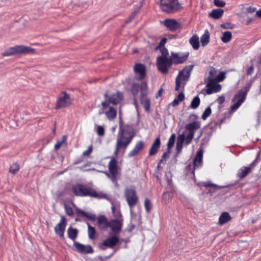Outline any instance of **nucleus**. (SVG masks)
Returning a JSON list of instances; mask_svg holds the SVG:
<instances>
[{
    "instance_id": "338daca9",
    "label": "nucleus",
    "mask_w": 261,
    "mask_h": 261,
    "mask_svg": "<svg viewBox=\"0 0 261 261\" xmlns=\"http://www.w3.org/2000/svg\"><path fill=\"white\" fill-rule=\"evenodd\" d=\"M169 155H168V153H167V152H165L163 154V156H162V160L163 159H165L167 156H168Z\"/></svg>"
},
{
    "instance_id": "cd10ccee",
    "label": "nucleus",
    "mask_w": 261,
    "mask_h": 261,
    "mask_svg": "<svg viewBox=\"0 0 261 261\" xmlns=\"http://www.w3.org/2000/svg\"><path fill=\"white\" fill-rule=\"evenodd\" d=\"M231 220V217L228 213H222L219 218V223L223 225Z\"/></svg>"
},
{
    "instance_id": "b1692460",
    "label": "nucleus",
    "mask_w": 261,
    "mask_h": 261,
    "mask_svg": "<svg viewBox=\"0 0 261 261\" xmlns=\"http://www.w3.org/2000/svg\"><path fill=\"white\" fill-rule=\"evenodd\" d=\"M161 141L159 137L156 138V139L153 142L151 148L149 150V155H153L156 154L160 147Z\"/></svg>"
},
{
    "instance_id": "0eeeda50",
    "label": "nucleus",
    "mask_w": 261,
    "mask_h": 261,
    "mask_svg": "<svg viewBox=\"0 0 261 261\" xmlns=\"http://www.w3.org/2000/svg\"><path fill=\"white\" fill-rule=\"evenodd\" d=\"M160 8L167 13H172L181 8L180 4L177 0H161Z\"/></svg>"
},
{
    "instance_id": "603ef678",
    "label": "nucleus",
    "mask_w": 261,
    "mask_h": 261,
    "mask_svg": "<svg viewBox=\"0 0 261 261\" xmlns=\"http://www.w3.org/2000/svg\"><path fill=\"white\" fill-rule=\"evenodd\" d=\"M97 133L99 136H102L105 134V129L102 126H98L97 128Z\"/></svg>"
},
{
    "instance_id": "864d4df0",
    "label": "nucleus",
    "mask_w": 261,
    "mask_h": 261,
    "mask_svg": "<svg viewBox=\"0 0 261 261\" xmlns=\"http://www.w3.org/2000/svg\"><path fill=\"white\" fill-rule=\"evenodd\" d=\"M161 50L162 56L161 57H165V58H168L167 56L168 55V49L165 47H162L160 49Z\"/></svg>"
},
{
    "instance_id": "bf43d9fd",
    "label": "nucleus",
    "mask_w": 261,
    "mask_h": 261,
    "mask_svg": "<svg viewBox=\"0 0 261 261\" xmlns=\"http://www.w3.org/2000/svg\"><path fill=\"white\" fill-rule=\"evenodd\" d=\"M256 10V8L250 6L247 9V12L249 13H252L254 12Z\"/></svg>"
},
{
    "instance_id": "3c124183",
    "label": "nucleus",
    "mask_w": 261,
    "mask_h": 261,
    "mask_svg": "<svg viewBox=\"0 0 261 261\" xmlns=\"http://www.w3.org/2000/svg\"><path fill=\"white\" fill-rule=\"evenodd\" d=\"M93 150V146L92 145H90L88 149L84 151L83 152V155L84 156H88L90 154V153L92 152Z\"/></svg>"
},
{
    "instance_id": "393cba45",
    "label": "nucleus",
    "mask_w": 261,
    "mask_h": 261,
    "mask_svg": "<svg viewBox=\"0 0 261 261\" xmlns=\"http://www.w3.org/2000/svg\"><path fill=\"white\" fill-rule=\"evenodd\" d=\"M188 55L179 56L177 53H172L171 59L174 63L179 64L184 62L187 59Z\"/></svg>"
},
{
    "instance_id": "72a5a7b5",
    "label": "nucleus",
    "mask_w": 261,
    "mask_h": 261,
    "mask_svg": "<svg viewBox=\"0 0 261 261\" xmlns=\"http://www.w3.org/2000/svg\"><path fill=\"white\" fill-rule=\"evenodd\" d=\"M185 99V95L182 92L178 94L177 96L173 100L171 103L173 107H176L178 105L179 103L183 101Z\"/></svg>"
},
{
    "instance_id": "a878e982",
    "label": "nucleus",
    "mask_w": 261,
    "mask_h": 261,
    "mask_svg": "<svg viewBox=\"0 0 261 261\" xmlns=\"http://www.w3.org/2000/svg\"><path fill=\"white\" fill-rule=\"evenodd\" d=\"M217 73V70L213 67H210L209 69V75L205 80V82H209V84L213 81H215V77Z\"/></svg>"
},
{
    "instance_id": "69168bd1",
    "label": "nucleus",
    "mask_w": 261,
    "mask_h": 261,
    "mask_svg": "<svg viewBox=\"0 0 261 261\" xmlns=\"http://www.w3.org/2000/svg\"><path fill=\"white\" fill-rule=\"evenodd\" d=\"M163 89H160L158 91V96H161L163 94Z\"/></svg>"
},
{
    "instance_id": "4468645a",
    "label": "nucleus",
    "mask_w": 261,
    "mask_h": 261,
    "mask_svg": "<svg viewBox=\"0 0 261 261\" xmlns=\"http://www.w3.org/2000/svg\"><path fill=\"white\" fill-rule=\"evenodd\" d=\"M73 246L74 250L82 254H89L93 252L92 247L89 245H83L79 242H74Z\"/></svg>"
},
{
    "instance_id": "f03ea898",
    "label": "nucleus",
    "mask_w": 261,
    "mask_h": 261,
    "mask_svg": "<svg viewBox=\"0 0 261 261\" xmlns=\"http://www.w3.org/2000/svg\"><path fill=\"white\" fill-rule=\"evenodd\" d=\"M200 127V122L199 121H194L187 124L185 128L186 130L177 136L176 148L177 153L181 152L183 144L185 143L186 145H189L194 136L195 131Z\"/></svg>"
},
{
    "instance_id": "a18cd8bd",
    "label": "nucleus",
    "mask_w": 261,
    "mask_h": 261,
    "mask_svg": "<svg viewBox=\"0 0 261 261\" xmlns=\"http://www.w3.org/2000/svg\"><path fill=\"white\" fill-rule=\"evenodd\" d=\"M144 206L146 211L148 213L150 212L151 208V203L149 200L147 198L145 199Z\"/></svg>"
},
{
    "instance_id": "20e7f679",
    "label": "nucleus",
    "mask_w": 261,
    "mask_h": 261,
    "mask_svg": "<svg viewBox=\"0 0 261 261\" xmlns=\"http://www.w3.org/2000/svg\"><path fill=\"white\" fill-rule=\"evenodd\" d=\"M193 68V65L187 66L179 72L176 79V91H179L180 87L184 88L190 76Z\"/></svg>"
},
{
    "instance_id": "49530a36",
    "label": "nucleus",
    "mask_w": 261,
    "mask_h": 261,
    "mask_svg": "<svg viewBox=\"0 0 261 261\" xmlns=\"http://www.w3.org/2000/svg\"><path fill=\"white\" fill-rule=\"evenodd\" d=\"M225 77V74L223 72H220L218 75L215 77V82H220L224 80Z\"/></svg>"
},
{
    "instance_id": "412c9836",
    "label": "nucleus",
    "mask_w": 261,
    "mask_h": 261,
    "mask_svg": "<svg viewBox=\"0 0 261 261\" xmlns=\"http://www.w3.org/2000/svg\"><path fill=\"white\" fill-rule=\"evenodd\" d=\"M144 146L143 141L137 142L133 149L128 153V156L130 158L137 155L143 148Z\"/></svg>"
},
{
    "instance_id": "2f4dec72",
    "label": "nucleus",
    "mask_w": 261,
    "mask_h": 261,
    "mask_svg": "<svg viewBox=\"0 0 261 261\" xmlns=\"http://www.w3.org/2000/svg\"><path fill=\"white\" fill-rule=\"evenodd\" d=\"M200 41L202 46H206L210 41V34L207 30H206L204 33L200 38Z\"/></svg>"
},
{
    "instance_id": "4d7b16f0",
    "label": "nucleus",
    "mask_w": 261,
    "mask_h": 261,
    "mask_svg": "<svg viewBox=\"0 0 261 261\" xmlns=\"http://www.w3.org/2000/svg\"><path fill=\"white\" fill-rule=\"evenodd\" d=\"M254 71V67L253 65H252L250 67L248 68L247 71V75H251Z\"/></svg>"
},
{
    "instance_id": "680f3d73",
    "label": "nucleus",
    "mask_w": 261,
    "mask_h": 261,
    "mask_svg": "<svg viewBox=\"0 0 261 261\" xmlns=\"http://www.w3.org/2000/svg\"><path fill=\"white\" fill-rule=\"evenodd\" d=\"M134 104L135 106V108L137 110V111H138V102H137V100L136 99V98H134Z\"/></svg>"
},
{
    "instance_id": "ea45409f",
    "label": "nucleus",
    "mask_w": 261,
    "mask_h": 261,
    "mask_svg": "<svg viewBox=\"0 0 261 261\" xmlns=\"http://www.w3.org/2000/svg\"><path fill=\"white\" fill-rule=\"evenodd\" d=\"M203 186L205 187H214V190H210V192H214L218 188H223V187H219L216 185L211 183L210 181H206L203 183Z\"/></svg>"
},
{
    "instance_id": "aec40b11",
    "label": "nucleus",
    "mask_w": 261,
    "mask_h": 261,
    "mask_svg": "<svg viewBox=\"0 0 261 261\" xmlns=\"http://www.w3.org/2000/svg\"><path fill=\"white\" fill-rule=\"evenodd\" d=\"M203 150L200 149L197 153L196 156L194 160V169L199 168L202 165V158H203Z\"/></svg>"
},
{
    "instance_id": "f704fd0d",
    "label": "nucleus",
    "mask_w": 261,
    "mask_h": 261,
    "mask_svg": "<svg viewBox=\"0 0 261 261\" xmlns=\"http://www.w3.org/2000/svg\"><path fill=\"white\" fill-rule=\"evenodd\" d=\"M232 38V34L230 31H226L223 33L221 37V40L224 43H228Z\"/></svg>"
},
{
    "instance_id": "1a4fd4ad",
    "label": "nucleus",
    "mask_w": 261,
    "mask_h": 261,
    "mask_svg": "<svg viewBox=\"0 0 261 261\" xmlns=\"http://www.w3.org/2000/svg\"><path fill=\"white\" fill-rule=\"evenodd\" d=\"M124 196L132 213V208L136 205L138 201L136 192L133 188H126L124 191Z\"/></svg>"
},
{
    "instance_id": "ddd939ff",
    "label": "nucleus",
    "mask_w": 261,
    "mask_h": 261,
    "mask_svg": "<svg viewBox=\"0 0 261 261\" xmlns=\"http://www.w3.org/2000/svg\"><path fill=\"white\" fill-rule=\"evenodd\" d=\"M111 161L109 163L108 168L110 175H108L111 179L113 182L117 184L118 168L117 165V161L115 157H111Z\"/></svg>"
},
{
    "instance_id": "de8ad7c7",
    "label": "nucleus",
    "mask_w": 261,
    "mask_h": 261,
    "mask_svg": "<svg viewBox=\"0 0 261 261\" xmlns=\"http://www.w3.org/2000/svg\"><path fill=\"white\" fill-rule=\"evenodd\" d=\"M66 214L69 216H72L74 214L72 207L67 204L64 205Z\"/></svg>"
},
{
    "instance_id": "5fc2aeb1",
    "label": "nucleus",
    "mask_w": 261,
    "mask_h": 261,
    "mask_svg": "<svg viewBox=\"0 0 261 261\" xmlns=\"http://www.w3.org/2000/svg\"><path fill=\"white\" fill-rule=\"evenodd\" d=\"M86 216L85 217L88 218L89 219L94 221L96 219V215L95 214H88L86 213Z\"/></svg>"
},
{
    "instance_id": "c03bdc74",
    "label": "nucleus",
    "mask_w": 261,
    "mask_h": 261,
    "mask_svg": "<svg viewBox=\"0 0 261 261\" xmlns=\"http://www.w3.org/2000/svg\"><path fill=\"white\" fill-rule=\"evenodd\" d=\"M19 169V166L18 164L14 163L11 165L9 171L12 174H15L16 173Z\"/></svg>"
},
{
    "instance_id": "e2e57ef3",
    "label": "nucleus",
    "mask_w": 261,
    "mask_h": 261,
    "mask_svg": "<svg viewBox=\"0 0 261 261\" xmlns=\"http://www.w3.org/2000/svg\"><path fill=\"white\" fill-rule=\"evenodd\" d=\"M256 15L258 17H261V9H259V10L257 11L256 12Z\"/></svg>"
},
{
    "instance_id": "13d9d810",
    "label": "nucleus",
    "mask_w": 261,
    "mask_h": 261,
    "mask_svg": "<svg viewBox=\"0 0 261 261\" xmlns=\"http://www.w3.org/2000/svg\"><path fill=\"white\" fill-rule=\"evenodd\" d=\"M225 101V97L223 96H220L217 99V101L219 105H222Z\"/></svg>"
},
{
    "instance_id": "37998d69",
    "label": "nucleus",
    "mask_w": 261,
    "mask_h": 261,
    "mask_svg": "<svg viewBox=\"0 0 261 261\" xmlns=\"http://www.w3.org/2000/svg\"><path fill=\"white\" fill-rule=\"evenodd\" d=\"M141 95H146L147 93V84L146 82H142L140 85Z\"/></svg>"
},
{
    "instance_id": "f3484780",
    "label": "nucleus",
    "mask_w": 261,
    "mask_h": 261,
    "mask_svg": "<svg viewBox=\"0 0 261 261\" xmlns=\"http://www.w3.org/2000/svg\"><path fill=\"white\" fill-rule=\"evenodd\" d=\"M206 93L207 94H211L213 93H217L221 90V86L220 84H217L215 81H213L211 84H209V82H206Z\"/></svg>"
},
{
    "instance_id": "5701e85b",
    "label": "nucleus",
    "mask_w": 261,
    "mask_h": 261,
    "mask_svg": "<svg viewBox=\"0 0 261 261\" xmlns=\"http://www.w3.org/2000/svg\"><path fill=\"white\" fill-rule=\"evenodd\" d=\"M254 162L251 164L248 167H242L241 168L238 173L237 176L240 179L244 178L249 172H251L252 168L253 166Z\"/></svg>"
},
{
    "instance_id": "09e8293b",
    "label": "nucleus",
    "mask_w": 261,
    "mask_h": 261,
    "mask_svg": "<svg viewBox=\"0 0 261 261\" xmlns=\"http://www.w3.org/2000/svg\"><path fill=\"white\" fill-rule=\"evenodd\" d=\"M214 3L215 6L219 7H223L226 5L225 2L223 0H214Z\"/></svg>"
},
{
    "instance_id": "7ed1b4c3",
    "label": "nucleus",
    "mask_w": 261,
    "mask_h": 261,
    "mask_svg": "<svg viewBox=\"0 0 261 261\" xmlns=\"http://www.w3.org/2000/svg\"><path fill=\"white\" fill-rule=\"evenodd\" d=\"M72 191L76 196H90L98 199H107V195L102 192L97 193L90 187H86L82 184H76L72 187Z\"/></svg>"
},
{
    "instance_id": "0e129e2a",
    "label": "nucleus",
    "mask_w": 261,
    "mask_h": 261,
    "mask_svg": "<svg viewBox=\"0 0 261 261\" xmlns=\"http://www.w3.org/2000/svg\"><path fill=\"white\" fill-rule=\"evenodd\" d=\"M135 226L134 224H130L129 226V231H132L133 229H134Z\"/></svg>"
},
{
    "instance_id": "8fccbe9b",
    "label": "nucleus",
    "mask_w": 261,
    "mask_h": 261,
    "mask_svg": "<svg viewBox=\"0 0 261 261\" xmlns=\"http://www.w3.org/2000/svg\"><path fill=\"white\" fill-rule=\"evenodd\" d=\"M167 42V38H163L161 42H160L158 46H156L155 48V50H158L162 47H164V46L165 44V43Z\"/></svg>"
},
{
    "instance_id": "e433bc0d",
    "label": "nucleus",
    "mask_w": 261,
    "mask_h": 261,
    "mask_svg": "<svg viewBox=\"0 0 261 261\" xmlns=\"http://www.w3.org/2000/svg\"><path fill=\"white\" fill-rule=\"evenodd\" d=\"M88 237L90 239L93 240L95 238V228L91 226L88 223Z\"/></svg>"
},
{
    "instance_id": "473e14b6",
    "label": "nucleus",
    "mask_w": 261,
    "mask_h": 261,
    "mask_svg": "<svg viewBox=\"0 0 261 261\" xmlns=\"http://www.w3.org/2000/svg\"><path fill=\"white\" fill-rule=\"evenodd\" d=\"M68 236L72 240H75L77 238L78 231L75 228L69 227L67 230Z\"/></svg>"
},
{
    "instance_id": "a211bd4d",
    "label": "nucleus",
    "mask_w": 261,
    "mask_h": 261,
    "mask_svg": "<svg viewBox=\"0 0 261 261\" xmlns=\"http://www.w3.org/2000/svg\"><path fill=\"white\" fill-rule=\"evenodd\" d=\"M163 24L171 31H176L180 28V24L176 20L172 19H165Z\"/></svg>"
},
{
    "instance_id": "bb28decb",
    "label": "nucleus",
    "mask_w": 261,
    "mask_h": 261,
    "mask_svg": "<svg viewBox=\"0 0 261 261\" xmlns=\"http://www.w3.org/2000/svg\"><path fill=\"white\" fill-rule=\"evenodd\" d=\"M189 42L192 45L193 48L195 50H197L199 47V37L197 35L195 34L193 35L189 40Z\"/></svg>"
},
{
    "instance_id": "f257e3e1",
    "label": "nucleus",
    "mask_w": 261,
    "mask_h": 261,
    "mask_svg": "<svg viewBox=\"0 0 261 261\" xmlns=\"http://www.w3.org/2000/svg\"><path fill=\"white\" fill-rule=\"evenodd\" d=\"M134 137V133L128 128L119 126L114 155L117 156L119 153L124 154Z\"/></svg>"
},
{
    "instance_id": "f8f14e48",
    "label": "nucleus",
    "mask_w": 261,
    "mask_h": 261,
    "mask_svg": "<svg viewBox=\"0 0 261 261\" xmlns=\"http://www.w3.org/2000/svg\"><path fill=\"white\" fill-rule=\"evenodd\" d=\"M71 104V99L70 95L65 92H63L59 96L55 106V109H60L66 108Z\"/></svg>"
},
{
    "instance_id": "39448f33",
    "label": "nucleus",
    "mask_w": 261,
    "mask_h": 261,
    "mask_svg": "<svg viewBox=\"0 0 261 261\" xmlns=\"http://www.w3.org/2000/svg\"><path fill=\"white\" fill-rule=\"evenodd\" d=\"M251 86V84L248 83L244 87V90H240L236 94L233 98L234 103L231 107L232 111H236L243 103Z\"/></svg>"
},
{
    "instance_id": "052dcab7",
    "label": "nucleus",
    "mask_w": 261,
    "mask_h": 261,
    "mask_svg": "<svg viewBox=\"0 0 261 261\" xmlns=\"http://www.w3.org/2000/svg\"><path fill=\"white\" fill-rule=\"evenodd\" d=\"M136 13L135 12L132 13L129 18V19L126 21V23L130 22L135 17Z\"/></svg>"
},
{
    "instance_id": "4c0bfd02",
    "label": "nucleus",
    "mask_w": 261,
    "mask_h": 261,
    "mask_svg": "<svg viewBox=\"0 0 261 261\" xmlns=\"http://www.w3.org/2000/svg\"><path fill=\"white\" fill-rule=\"evenodd\" d=\"M175 138H176L175 134H172L171 135L170 137L169 138L168 142V144H167L168 149L169 150L173 147V146H174V143H175Z\"/></svg>"
},
{
    "instance_id": "9d476101",
    "label": "nucleus",
    "mask_w": 261,
    "mask_h": 261,
    "mask_svg": "<svg viewBox=\"0 0 261 261\" xmlns=\"http://www.w3.org/2000/svg\"><path fill=\"white\" fill-rule=\"evenodd\" d=\"M172 61L171 58L165 57H159L156 60V66L159 71L163 74L168 72L169 68L171 66Z\"/></svg>"
},
{
    "instance_id": "2eb2a0df",
    "label": "nucleus",
    "mask_w": 261,
    "mask_h": 261,
    "mask_svg": "<svg viewBox=\"0 0 261 261\" xmlns=\"http://www.w3.org/2000/svg\"><path fill=\"white\" fill-rule=\"evenodd\" d=\"M66 225V219L64 217L62 216L60 222L55 227L56 233L62 238H64Z\"/></svg>"
},
{
    "instance_id": "6ab92c4d",
    "label": "nucleus",
    "mask_w": 261,
    "mask_h": 261,
    "mask_svg": "<svg viewBox=\"0 0 261 261\" xmlns=\"http://www.w3.org/2000/svg\"><path fill=\"white\" fill-rule=\"evenodd\" d=\"M97 225L100 230H105L108 228L110 221L105 216L100 215L97 217Z\"/></svg>"
},
{
    "instance_id": "c85d7f7f",
    "label": "nucleus",
    "mask_w": 261,
    "mask_h": 261,
    "mask_svg": "<svg viewBox=\"0 0 261 261\" xmlns=\"http://www.w3.org/2000/svg\"><path fill=\"white\" fill-rule=\"evenodd\" d=\"M223 13L224 11L221 9H214L210 13V16L215 19H218L222 16Z\"/></svg>"
},
{
    "instance_id": "c9c22d12",
    "label": "nucleus",
    "mask_w": 261,
    "mask_h": 261,
    "mask_svg": "<svg viewBox=\"0 0 261 261\" xmlns=\"http://www.w3.org/2000/svg\"><path fill=\"white\" fill-rule=\"evenodd\" d=\"M200 99L199 96H196L192 99V100L191 102V104L190 105V107L191 109H196L199 107V106L200 105Z\"/></svg>"
},
{
    "instance_id": "58836bf2",
    "label": "nucleus",
    "mask_w": 261,
    "mask_h": 261,
    "mask_svg": "<svg viewBox=\"0 0 261 261\" xmlns=\"http://www.w3.org/2000/svg\"><path fill=\"white\" fill-rule=\"evenodd\" d=\"M139 87L140 86L138 83L133 84L131 87V92L134 97L138 94L139 90Z\"/></svg>"
},
{
    "instance_id": "9b49d317",
    "label": "nucleus",
    "mask_w": 261,
    "mask_h": 261,
    "mask_svg": "<svg viewBox=\"0 0 261 261\" xmlns=\"http://www.w3.org/2000/svg\"><path fill=\"white\" fill-rule=\"evenodd\" d=\"M115 216L118 218L110 221L108 227L110 228L114 233L118 234L122 230L123 219L121 218V215L119 212L115 215Z\"/></svg>"
},
{
    "instance_id": "a19ab883",
    "label": "nucleus",
    "mask_w": 261,
    "mask_h": 261,
    "mask_svg": "<svg viewBox=\"0 0 261 261\" xmlns=\"http://www.w3.org/2000/svg\"><path fill=\"white\" fill-rule=\"evenodd\" d=\"M211 108L210 107H208L204 111L201 117L202 119L204 120H206L211 115Z\"/></svg>"
},
{
    "instance_id": "7c9ffc66",
    "label": "nucleus",
    "mask_w": 261,
    "mask_h": 261,
    "mask_svg": "<svg viewBox=\"0 0 261 261\" xmlns=\"http://www.w3.org/2000/svg\"><path fill=\"white\" fill-rule=\"evenodd\" d=\"M105 114L109 120H112L116 118L117 112L115 108L110 107L109 111L105 112Z\"/></svg>"
},
{
    "instance_id": "6e6d98bb",
    "label": "nucleus",
    "mask_w": 261,
    "mask_h": 261,
    "mask_svg": "<svg viewBox=\"0 0 261 261\" xmlns=\"http://www.w3.org/2000/svg\"><path fill=\"white\" fill-rule=\"evenodd\" d=\"M76 212L79 216L85 217L86 216V213L79 208H77Z\"/></svg>"
},
{
    "instance_id": "774afa93",
    "label": "nucleus",
    "mask_w": 261,
    "mask_h": 261,
    "mask_svg": "<svg viewBox=\"0 0 261 261\" xmlns=\"http://www.w3.org/2000/svg\"><path fill=\"white\" fill-rule=\"evenodd\" d=\"M254 78H252L251 79L250 81H249V83L251 84L252 85V84L253 83V82L254 81Z\"/></svg>"
},
{
    "instance_id": "423d86ee",
    "label": "nucleus",
    "mask_w": 261,
    "mask_h": 261,
    "mask_svg": "<svg viewBox=\"0 0 261 261\" xmlns=\"http://www.w3.org/2000/svg\"><path fill=\"white\" fill-rule=\"evenodd\" d=\"M33 48L24 45H16L11 47L6 50L2 53L3 57H8L17 54H26L34 52Z\"/></svg>"
},
{
    "instance_id": "79ce46f5",
    "label": "nucleus",
    "mask_w": 261,
    "mask_h": 261,
    "mask_svg": "<svg viewBox=\"0 0 261 261\" xmlns=\"http://www.w3.org/2000/svg\"><path fill=\"white\" fill-rule=\"evenodd\" d=\"M66 137L65 136H63L62 137V139L60 141H58L57 142L55 145V149L56 150H58L62 145V144L66 141Z\"/></svg>"
},
{
    "instance_id": "c756f323",
    "label": "nucleus",
    "mask_w": 261,
    "mask_h": 261,
    "mask_svg": "<svg viewBox=\"0 0 261 261\" xmlns=\"http://www.w3.org/2000/svg\"><path fill=\"white\" fill-rule=\"evenodd\" d=\"M141 103L143 106L146 111L148 112L150 110V100L145 96L141 95L140 97Z\"/></svg>"
},
{
    "instance_id": "6e6552de",
    "label": "nucleus",
    "mask_w": 261,
    "mask_h": 261,
    "mask_svg": "<svg viewBox=\"0 0 261 261\" xmlns=\"http://www.w3.org/2000/svg\"><path fill=\"white\" fill-rule=\"evenodd\" d=\"M105 101L101 102V106L103 109H106L109 104L116 105L118 104L123 99V94L121 92H117L116 93L108 95V92H106L104 94Z\"/></svg>"
},
{
    "instance_id": "dca6fc26",
    "label": "nucleus",
    "mask_w": 261,
    "mask_h": 261,
    "mask_svg": "<svg viewBox=\"0 0 261 261\" xmlns=\"http://www.w3.org/2000/svg\"><path fill=\"white\" fill-rule=\"evenodd\" d=\"M134 72L137 77L136 79L138 80H143L146 74L145 67L144 65L141 64H136L134 68Z\"/></svg>"
},
{
    "instance_id": "4be33fe9",
    "label": "nucleus",
    "mask_w": 261,
    "mask_h": 261,
    "mask_svg": "<svg viewBox=\"0 0 261 261\" xmlns=\"http://www.w3.org/2000/svg\"><path fill=\"white\" fill-rule=\"evenodd\" d=\"M118 237L116 236H113L104 240L102 242V245L112 248L118 243Z\"/></svg>"
}]
</instances>
